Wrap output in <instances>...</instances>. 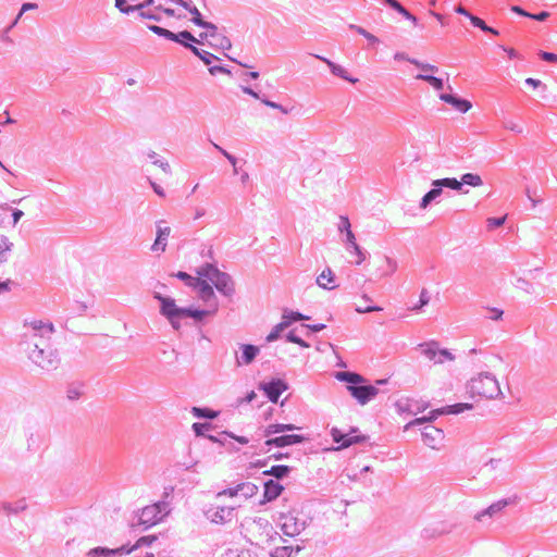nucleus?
Here are the masks:
<instances>
[{"mask_svg":"<svg viewBox=\"0 0 557 557\" xmlns=\"http://www.w3.org/2000/svg\"><path fill=\"white\" fill-rule=\"evenodd\" d=\"M24 334L28 358L38 367L45 369L52 364L51 339L54 333L52 323L33 320L25 323Z\"/></svg>","mask_w":557,"mask_h":557,"instance_id":"f257e3e1","label":"nucleus"},{"mask_svg":"<svg viewBox=\"0 0 557 557\" xmlns=\"http://www.w3.org/2000/svg\"><path fill=\"white\" fill-rule=\"evenodd\" d=\"M470 392L485 398H496L502 394L498 381L488 373H481L473 377L469 385Z\"/></svg>","mask_w":557,"mask_h":557,"instance_id":"f03ea898","label":"nucleus"},{"mask_svg":"<svg viewBox=\"0 0 557 557\" xmlns=\"http://www.w3.org/2000/svg\"><path fill=\"white\" fill-rule=\"evenodd\" d=\"M258 494V486L251 482H243L235 487L226 488L218 494V498L222 502L223 498H235L237 502L234 504H242L243 502L256 496Z\"/></svg>","mask_w":557,"mask_h":557,"instance_id":"7ed1b4c3","label":"nucleus"},{"mask_svg":"<svg viewBox=\"0 0 557 557\" xmlns=\"http://www.w3.org/2000/svg\"><path fill=\"white\" fill-rule=\"evenodd\" d=\"M13 244L4 235H0V272L7 275L15 271V253Z\"/></svg>","mask_w":557,"mask_h":557,"instance_id":"20e7f679","label":"nucleus"},{"mask_svg":"<svg viewBox=\"0 0 557 557\" xmlns=\"http://www.w3.org/2000/svg\"><path fill=\"white\" fill-rule=\"evenodd\" d=\"M421 355L425 357L429 361L433 362V364H442L445 362L454 361V356L447 349H440L437 344L434 342L425 343L420 345L419 347Z\"/></svg>","mask_w":557,"mask_h":557,"instance_id":"39448f33","label":"nucleus"},{"mask_svg":"<svg viewBox=\"0 0 557 557\" xmlns=\"http://www.w3.org/2000/svg\"><path fill=\"white\" fill-rule=\"evenodd\" d=\"M412 64L420 67L423 73L418 74L416 76L417 79L424 81L430 84L435 90H442L444 87V82L442 78L433 76L431 73H435L438 71L437 66L429 63H422L417 60H409Z\"/></svg>","mask_w":557,"mask_h":557,"instance_id":"423d86ee","label":"nucleus"},{"mask_svg":"<svg viewBox=\"0 0 557 557\" xmlns=\"http://www.w3.org/2000/svg\"><path fill=\"white\" fill-rule=\"evenodd\" d=\"M164 509L162 504H151L144 507L139 513V523L146 528L157 524L162 520Z\"/></svg>","mask_w":557,"mask_h":557,"instance_id":"0eeeda50","label":"nucleus"},{"mask_svg":"<svg viewBox=\"0 0 557 557\" xmlns=\"http://www.w3.org/2000/svg\"><path fill=\"white\" fill-rule=\"evenodd\" d=\"M218 500L221 503V504H216V505H212L208 510H207V517L210 521L214 522V523H223L225 522L227 519H230V517L232 516V512L233 510L236 508V507H239V504H233V505H230V506H225L223 505V502L224 499L221 502L219 498Z\"/></svg>","mask_w":557,"mask_h":557,"instance_id":"6e6552de","label":"nucleus"},{"mask_svg":"<svg viewBox=\"0 0 557 557\" xmlns=\"http://www.w3.org/2000/svg\"><path fill=\"white\" fill-rule=\"evenodd\" d=\"M156 298L161 302V312L164 314L170 322L175 325V319L181 318L183 313V309L178 308L175 304V300L170 297H163L161 295H156Z\"/></svg>","mask_w":557,"mask_h":557,"instance_id":"1a4fd4ad","label":"nucleus"},{"mask_svg":"<svg viewBox=\"0 0 557 557\" xmlns=\"http://www.w3.org/2000/svg\"><path fill=\"white\" fill-rule=\"evenodd\" d=\"M348 391L361 405L367 404L371 398L377 395V388L373 385H348Z\"/></svg>","mask_w":557,"mask_h":557,"instance_id":"9d476101","label":"nucleus"},{"mask_svg":"<svg viewBox=\"0 0 557 557\" xmlns=\"http://www.w3.org/2000/svg\"><path fill=\"white\" fill-rule=\"evenodd\" d=\"M443 438V432L433 425H426L422 431L423 443L432 449H437Z\"/></svg>","mask_w":557,"mask_h":557,"instance_id":"9b49d317","label":"nucleus"},{"mask_svg":"<svg viewBox=\"0 0 557 557\" xmlns=\"http://www.w3.org/2000/svg\"><path fill=\"white\" fill-rule=\"evenodd\" d=\"M189 13L193 16L191 21L196 25L206 29L205 32L199 34V37L201 38V40H207L208 36L215 35L216 26L212 23L203 21L201 13L199 12V10L197 8L194 7L193 9H189Z\"/></svg>","mask_w":557,"mask_h":557,"instance_id":"f8f14e48","label":"nucleus"},{"mask_svg":"<svg viewBox=\"0 0 557 557\" xmlns=\"http://www.w3.org/2000/svg\"><path fill=\"white\" fill-rule=\"evenodd\" d=\"M333 441L338 444L339 448H346L355 443H359L366 440L364 436L351 435L349 433H343L339 429L333 428L331 431Z\"/></svg>","mask_w":557,"mask_h":557,"instance_id":"ddd939ff","label":"nucleus"},{"mask_svg":"<svg viewBox=\"0 0 557 557\" xmlns=\"http://www.w3.org/2000/svg\"><path fill=\"white\" fill-rule=\"evenodd\" d=\"M281 529L285 535L295 536V535L299 534L300 531L302 530V523L299 522L292 515H284L282 517Z\"/></svg>","mask_w":557,"mask_h":557,"instance_id":"4468645a","label":"nucleus"},{"mask_svg":"<svg viewBox=\"0 0 557 557\" xmlns=\"http://www.w3.org/2000/svg\"><path fill=\"white\" fill-rule=\"evenodd\" d=\"M305 441V437L302 435L298 434H289V435H281L276 436L274 438H269L265 441L267 446L275 445L277 447H285L294 444H299Z\"/></svg>","mask_w":557,"mask_h":557,"instance_id":"2eb2a0df","label":"nucleus"},{"mask_svg":"<svg viewBox=\"0 0 557 557\" xmlns=\"http://www.w3.org/2000/svg\"><path fill=\"white\" fill-rule=\"evenodd\" d=\"M262 389L272 403H277L281 394L287 389V385L283 381L276 380L263 385Z\"/></svg>","mask_w":557,"mask_h":557,"instance_id":"dca6fc26","label":"nucleus"},{"mask_svg":"<svg viewBox=\"0 0 557 557\" xmlns=\"http://www.w3.org/2000/svg\"><path fill=\"white\" fill-rule=\"evenodd\" d=\"M210 271H211V274L215 277V283L213 286L219 292L224 293V294H230L233 292V289H234L233 282L227 274L222 273L219 270H210Z\"/></svg>","mask_w":557,"mask_h":557,"instance_id":"f3484780","label":"nucleus"},{"mask_svg":"<svg viewBox=\"0 0 557 557\" xmlns=\"http://www.w3.org/2000/svg\"><path fill=\"white\" fill-rule=\"evenodd\" d=\"M440 99L450 104L454 109L462 113L468 112L472 108V104L469 100L461 99L453 95L442 94L440 96Z\"/></svg>","mask_w":557,"mask_h":557,"instance_id":"a211bd4d","label":"nucleus"},{"mask_svg":"<svg viewBox=\"0 0 557 557\" xmlns=\"http://www.w3.org/2000/svg\"><path fill=\"white\" fill-rule=\"evenodd\" d=\"M283 490L284 487L281 483L274 480L267 481L264 483L263 499L261 503L264 504L276 499L281 495Z\"/></svg>","mask_w":557,"mask_h":557,"instance_id":"6ab92c4d","label":"nucleus"},{"mask_svg":"<svg viewBox=\"0 0 557 557\" xmlns=\"http://www.w3.org/2000/svg\"><path fill=\"white\" fill-rule=\"evenodd\" d=\"M317 284L325 289H334L336 288L335 275L331 269H325L321 272V274L317 277Z\"/></svg>","mask_w":557,"mask_h":557,"instance_id":"aec40b11","label":"nucleus"},{"mask_svg":"<svg viewBox=\"0 0 557 557\" xmlns=\"http://www.w3.org/2000/svg\"><path fill=\"white\" fill-rule=\"evenodd\" d=\"M196 288H198L199 297L207 301L214 297V292L211 284L200 275H197Z\"/></svg>","mask_w":557,"mask_h":557,"instance_id":"412c9836","label":"nucleus"},{"mask_svg":"<svg viewBox=\"0 0 557 557\" xmlns=\"http://www.w3.org/2000/svg\"><path fill=\"white\" fill-rule=\"evenodd\" d=\"M171 228L169 226L159 227L156 240L152 245V250L163 252L166 248V240L170 236Z\"/></svg>","mask_w":557,"mask_h":557,"instance_id":"4be33fe9","label":"nucleus"},{"mask_svg":"<svg viewBox=\"0 0 557 557\" xmlns=\"http://www.w3.org/2000/svg\"><path fill=\"white\" fill-rule=\"evenodd\" d=\"M335 377L338 381L348 383V385H361L366 382L363 376L355 372H337Z\"/></svg>","mask_w":557,"mask_h":557,"instance_id":"5701e85b","label":"nucleus"},{"mask_svg":"<svg viewBox=\"0 0 557 557\" xmlns=\"http://www.w3.org/2000/svg\"><path fill=\"white\" fill-rule=\"evenodd\" d=\"M242 350H243L242 360H239V359L237 360L238 364L251 363L253 361V359L256 358V356L259 354V348L257 346L249 345V344L242 345Z\"/></svg>","mask_w":557,"mask_h":557,"instance_id":"b1692460","label":"nucleus"},{"mask_svg":"<svg viewBox=\"0 0 557 557\" xmlns=\"http://www.w3.org/2000/svg\"><path fill=\"white\" fill-rule=\"evenodd\" d=\"M200 42H206V40H201ZM207 42L213 47L220 48V49H228L231 48V41L227 37L221 35L218 33V29L215 30V35L208 36Z\"/></svg>","mask_w":557,"mask_h":557,"instance_id":"393cba45","label":"nucleus"},{"mask_svg":"<svg viewBox=\"0 0 557 557\" xmlns=\"http://www.w3.org/2000/svg\"><path fill=\"white\" fill-rule=\"evenodd\" d=\"M379 263V270L383 276H389L397 270V262L391 257L385 256Z\"/></svg>","mask_w":557,"mask_h":557,"instance_id":"a878e982","label":"nucleus"},{"mask_svg":"<svg viewBox=\"0 0 557 557\" xmlns=\"http://www.w3.org/2000/svg\"><path fill=\"white\" fill-rule=\"evenodd\" d=\"M317 58H319L320 60L325 62L329 65V67L331 69V71H332V73L334 75H337V76H339V77H342L344 79H348V81H350L352 83L357 82V79L349 78L347 76V71L344 67H342L341 65L335 64L334 62L330 61L329 59H325V58H322V57H319V55H317Z\"/></svg>","mask_w":557,"mask_h":557,"instance_id":"bb28decb","label":"nucleus"},{"mask_svg":"<svg viewBox=\"0 0 557 557\" xmlns=\"http://www.w3.org/2000/svg\"><path fill=\"white\" fill-rule=\"evenodd\" d=\"M471 408H472L471 404L460 403V404H456L453 406H447L445 408H442V409L437 410V412L440 414H457L465 410H469Z\"/></svg>","mask_w":557,"mask_h":557,"instance_id":"cd10ccee","label":"nucleus"},{"mask_svg":"<svg viewBox=\"0 0 557 557\" xmlns=\"http://www.w3.org/2000/svg\"><path fill=\"white\" fill-rule=\"evenodd\" d=\"M136 0H115V7L123 13H129L135 10H140L145 7L144 3H137V4H128L126 3H134Z\"/></svg>","mask_w":557,"mask_h":557,"instance_id":"c85d7f7f","label":"nucleus"},{"mask_svg":"<svg viewBox=\"0 0 557 557\" xmlns=\"http://www.w3.org/2000/svg\"><path fill=\"white\" fill-rule=\"evenodd\" d=\"M173 41H177L186 47L190 46V41L193 42H200L201 38L197 39L195 36H193L189 32L183 30L178 34H174V38H172Z\"/></svg>","mask_w":557,"mask_h":557,"instance_id":"c756f323","label":"nucleus"},{"mask_svg":"<svg viewBox=\"0 0 557 557\" xmlns=\"http://www.w3.org/2000/svg\"><path fill=\"white\" fill-rule=\"evenodd\" d=\"M433 186L435 187H448L454 190H460L461 189V180L458 181L456 178H441L433 182Z\"/></svg>","mask_w":557,"mask_h":557,"instance_id":"7c9ffc66","label":"nucleus"},{"mask_svg":"<svg viewBox=\"0 0 557 557\" xmlns=\"http://www.w3.org/2000/svg\"><path fill=\"white\" fill-rule=\"evenodd\" d=\"M121 549H108V548H92L88 552V557H116Z\"/></svg>","mask_w":557,"mask_h":557,"instance_id":"2f4dec72","label":"nucleus"},{"mask_svg":"<svg viewBox=\"0 0 557 557\" xmlns=\"http://www.w3.org/2000/svg\"><path fill=\"white\" fill-rule=\"evenodd\" d=\"M462 184L472 187H481L483 185V180L479 174L466 173L461 176V185Z\"/></svg>","mask_w":557,"mask_h":557,"instance_id":"473e14b6","label":"nucleus"},{"mask_svg":"<svg viewBox=\"0 0 557 557\" xmlns=\"http://www.w3.org/2000/svg\"><path fill=\"white\" fill-rule=\"evenodd\" d=\"M442 194V188L441 187H435L433 189H431L429 193H426L422 200H421V208L422 209H425L428 207V205L434 200L435 198H437L440 195Z\"/></svg>","mask_w":557,"mask_h":557,"instance_id":"72a5a7b5","label":"nucleus"},{"mask_svg":"<svg viewBox=\"0 0 557 557\" xmlns=\"http://www.w3.org/2000/svg\"><path fill=\"white\" fill-rule=\"evenodd\" d=\"M290 324V320L282 321L272 330L267 336L268 342H273L278 338L280 334Z\"/></svg>","mask_w":557,"mask_h":557,"instance_id":"f704fd0d","label":"nucleus"},{"mask_svg":"<svg viewBox=\"0 0 557 557\" xmlns=\"http://www.w3.org/2000/svg\"><path fill=\"white\" fill-rule=\"evenodd\" d=\"M209 270L218 269L211 264H206L197 271V275H200L201 277L206 278L211 284V286H213L215 283V277L211 274V271Z\"/></svg>","mask_w":557,"mask_h":557,"instance_id":"c9c22d12","label":"nucleus"},{"mask_svg":"<svg viewBox=\"0 0 557 557\" xmlns=\"http://www.w3.org/2000/svg\"><path fill=\"white\" fill-rule=\"evenodd\" d=\"M289 472L288 466H274L270 470H265L263 473L265 475H273L276 479H281Z\"/></svg>","mask_w":557,"mask_h":557,"instance_id":"e433bc0d","label":"nucleus"},{"mask_svg":"<svg viewBox=\"0 0 557 557\" xmlns=\"http://www.w3.org/2000/svg\"><path fill=\"white\" fill-rule=\"evenodd\" d=\"M193 413L198 417V418H208V419H214L218 417V412L216 411H213L209 408H198V407H194L193 408Z\"/></svg>","mask_w":557,"mask_h":557,"instance_id":"4c0bfd02","label":"nucleus"},{"mask_svg":"<svg viewBox=\"0 0 557 557\" xmlns=\"http://www.w3.org/2000/svg\"><path fill=\"white\" fill-rule=\"evenodd\" d=\"M391 7L395 9L398 13H400L404 17L411 21L413 24L417 23V18L409 11H407L398 1L393 0Z\"/></svg>","mask_w":557,"mask_h":557,"instance_id":"58836bf2","label":"nucleus"},{"mask_svg":"<svg viewBox=\"0 0 557 557\" xmlns=\"http://www.w3.org/2000/svg\"><path fill=\"white\" fill-rule=\"evenodd\" d=\"M430 301V296H429V293L426 289H422L421 294H420V300L419 302H416L414 305L410 306L409 309L411 311H418L420 310L422 307L426 306Z\"/></svg>","mask_w":557,"mask_h":557,"instance_id":"ea45409f","label":"nucleus"},{"mask_svg":"<svg viewBox=\"0 0 557 557\" xmlns=\"http://www.w3.org/2000/svg\"><path fill=\"white\" fill-rule=\"evenodd\" d=\"M507 502L506 500H498L494 504H492L486 510L484 513L488 515V516H493L494 513L503 510L506 506H507Z\"/></svg>","mask_w":557,"mask_h":557,"instance_id":"a19ab883","label":"nucleus"},{"mask_svg":"<svg viewBox=\"0 0 557 557\" xmlns=\"http://www.w3.org/2000/svg\"><path fill=\"white\" fill-rule=\"evenodd\" d=\"M292 554L293 548L289 546H277L272 553L273 557H290Z\"/></svg>","mask_w":557,"mask_h":557,"instance_id":"79ce46f5","label":"nucleus"},{"mask_svg":"<svg viewBox=\"0 0 557 557\" xmlns=\"http://www.w3.org/2000/svg\"><path fill=\"white\" fill-rule=\"evenodd\" d=\"M175 276L180 280H183L188 286L196 288L197 277H193L186 272H177Z\"/></svg>","mask_w":557,"mask_h":557,"instance_id":"37998d69","label":"nucleus"},{"mask_svg":"<svg viewBox=\"0 0 557 557\" xmlns=\"http://www.w3.org/2000/svg\"><path fill=\"white\" fill-rule=\"evenodd\" d=\"M149 29L157 34V35H160V36H163V37H166L168 39H171L174 38V33L170 32L169 29H165V28H162L160 26H157V25H150L149 26Z\"/></svg>","mask_w":557,"mask_h":557,"instance_id":"c03bdc74","label":"nucleus"},{"mask_svg":"<svg viewBox=\"0 0 557 557\" xmlns=\"http://www.w3.org/2000/svg\"><path fill=\"white\" fill-rule=\"evenodd\" d=\"M351 248L356 257L355 264L360 265L366 260V253L358 244L351 245Z\"/></svg>","mask_w":557,"mask_h":557,"instance_id":"a18cd8bd","label":"nucleus"},{"mask_svg":"<svg viewBox=\"0 0 557 557\" xmlns=\"http://www.w3.org/2000/svg\"><path fill=\"white\" fill-rule=\"evenodd\" d=\"M284 432V424H270L264 430V436L269 437L276 433Z\"/></svg>","mask_w":557,"mask_h":557,"instance_id":"49530a36","label":"nucleus"},{"mask_svg":"<svg viewBox=\"0 0 557 557\" xmlns=\"http://www.w3.org/2000/svg\"><path fill=\"white\" fill-rule=\"evenodd\" d=\"M505 221H506V215L500 216V218H488L486 220V224H487L488 230H493L495 227L502 226L505 223Z\"/></svg>","mask_w":557,"mask_h":557,"instance_id":"de8ad7c7","label":"nucleus"},{"mask_svg":"<svg viewBox=\"0 0 557 557\" xmlns=\"http://www.w3.org/2000/svg\"><path fill=\"white\" fill-rule=\"evenodd\" d=\"M207 314L206 311L200 310H191V309H183L182 317H191L195 319H202Z\"/></svg>","mask_w":557,"mask_h":557,"instance_id":"09e8293b","label":"nucleus"},{"mask_svg":"<svg viewBox=\"0 0 557 557\" xmlns=\"http://www.w3.org/2000/svg\"><path fill=\"white\" fill-rule=\"evenodd\" d=\"M470 22L472 23L473 26L479 27L483 32L491 30V27L487 26L485 24V22L482 18L478 17V16H474V15L470 16Z\"/></svg>","mask_w":557,"mask_h":557,"instance_id":"8fccbe9b","label":"nucleus"},{"mask_svg":"<svg viewBox=\"0 0 557 557\" xmlns=\"http://www.w3.org/2000/svg\"><path fill=\"white\" fill-rule=\"evenodd\" d=\"M222 557H234V553L228 549L223 554ZM236 557H258L255 553H252L249 549L242 550L239 554L236 555Z\"/></svg>","mask_w":557,"mask_h":557,"instance_id":"3c124183","label":"nucleus"},{"mask_svg":"<svg viewBox=\"0 0 557 557\" xmlns=\"http://www.w3.org/2000/svg\"><path fill=\"white\" fill-rule=\"evenodd\" d=\"M209 429H210L209 423H194L193 424V430L195 431L197 436L203 435L205 431L209 430Z\"/></svg>","mask_w":557,"mask_h":557,"instance_id":"603ef678","label":"nucleus"},{"mask_svg":"<svg viewBox=\"0 0 557 557\" xmlns=\"http://www.w3.org/2000/svg\"><path fill=\"white\" fill-rule=\"evenodd\" d=\"M305 319H307V317L302 315L299 312H290L289 314H284L282 321L290 320V323H292L294 321H300V320H305Z\"/></svg>","mask_w":557,"mask_h":557,"instance_id":"864d4df0","label":"nucleus"},{"mask_svg":"<svg viewBox=\"0 0 557 557\" xmlns=\"http://www.w3.org/2000/svg\"><path fill=\"white\" fill-rule=\"evenodd\" d=\"M357 32L360 35H362L364 38H367L370 44H372V45L379 44V39L374 35L368 33L366 29L359 27V28H357Z\"/></svg>","mask_w":557,"mask_h":557,"instance_id":"5fc2aeb1","label":"nucleus"},{"mask_svg":"<svg viewBox=\"0 0 557 557\" xmlns=\"http://www.w3.org/2000/svg\"><path fill=\"white\" fill-rule=\"evenodd\" d=\"M287 339H288L289 342L295 343V344H298V345H300V346H302V347H306V348H308V347H309V345H308L306 342H304L301 338H299V337H298L294 332H289V333H288V335H287Z\"/></svg>","mask_w":557,"mask_h":557,"instance_id":"6e6d98bb","label":"nucleus"},{"mask_svg":"<svg viewBox=\"0 0 557 557\" xmlns=\"http://www.w3.org/2000/svg\"><path fill=\"white\" fill-rule=\"evenodd\" d=\"M356 310L360 313H366V312H372V311H381L382 308L372 307V306H363L362 304H359V305H357Z\"/></svg>","mask_w":557,"mask_h":557,"instance_id":"4d7b16f0","label":"nucleus"},{"mask_svg":"<svg viewBox=\"0 0 557 557\" xmlns=\"http://www.w3.org/2000/svg\"><path fill=\"white\" fill-rule=\"evenodd\" d=\"M37 9V4L36 3H24L21 8V11L17 15V17L15 18L14 21V24L17 23V21L20 20V17L22 16V14L28 10H36Z\"/></svg>","mask_w":557,"mask_h":557,"instance_id":"13d9d810","label":"nucleus"},{"mask_svg":"<svg viewBox=\"0 0 557 557\" xmlns=\"http://www.w3.org/2000/svg\"><path fill=\"white\" fill-rule=\"evenodd\" d=\"M262 102H263L265 106L270 107V108L278 109V110H280L281 112H283L284 114H287V113H288V111H287L285 108H283L282 106L277 104V103H275V102H272V101H270V100H265V99H264V100H262Z\"/></svg>","mask_w":557,"mask_h":557,"instance_id":"bf43d9fd","label":"nucleus"},{"mask_svg":"<svg viewBox=\"0 0 557 557\" xmlns=\"http://www.w3.org/2000/svg\"><path fill=\"white\" fill-rule=\"evenodd\" d=\"M541 57L544 61L557 63V54L552 52H542Z\"/></svg>","mask_w":557,"mask_h":557,"instance_id":"052dcab7","label":"nucleus"},{"mask_svg":"<svg viewBox=\"0 0 557 557\" xmlns=\"http://www.w3.org/2000/svg\"><path fill=\"white\" fill-rule=\"evenodd\" d=\"M11 280L7 278L4 281H0V294L7 293L10 290Z\"/></svg>","mask_w":557,"mask_h":557,"instance_id":"680f3d73","label":"nucleus"},{"mask_svg":"<svg viewBox=\"0 0 557 557\" xmlns=\"http://www.w3.org/2000/svg\"><path fill=\"white\" fill-rule=\"evenodd\" d=\"M549 16L548 12H541L539 14H531L530 18L536 20V21H545Z\"/></svg>","mask_w":557,"mask_h":557,"instance_id":"e2e57ef3","label":"nucleus"},{"mask_svg":"<svg viewBox=\"0 0 557 557\" xmlns=\"http://www.w3.org/2000/svg\"><path fill=\"white\" fill-rule=\"evenodd\" d=\"M511 11L519 15H522V16H527V17L531 16V13L525 12L522 8H520L518 5L511 7Z\"/></svg>","mask_w":557,"mask_h":557,"instance_id":"0e129e2a","label":"nucleus"},{"mask_svg":"<svg viewBox=\"0 0 557 557\" xmlns=\"http://www.w3.org/2000/svg\"><path fill=\"white\" fill-rule=\"evenodd\" d=\"M346 237L350 246L357 244L356 236L351 230H348V232H346Z\"/></svg>","mask_w":557,"mask_h":557,"instance_id":"69168bd1","label":"nucleus"},{"mask_svg":"<svg viewBox=\"0 0 557 557\" xmlns=\"http://www.w3.org/2000/svg\"><path fill=\"white\" fill-rule=\"evenodd\" d=\"M150 184L157 195L161 197L165 196L164 190L159 185H157L154 182H150Z\"/></svg>","mask_w":557,"mask_h":557,"instance_id":"338daca9","label":"nucleus"},{"mask_svg":"<svg viewBox=\"0 0 557 557\" xmlns=\"http://www.w3.org/2000/svg\"><path fill=\"white\" fill-rule=\"evenodd\" d=\"M456 12H457L458 14H461V15L467 16L469 20H470V16H473V15H472V14H470V13H469V12H468L463 7H462V5H458V7L456 8Z\"/></svg>","mask_w":557,"mask_h":557,"instance_id":"774afa93","label":"nucleus"}]
</instances>
